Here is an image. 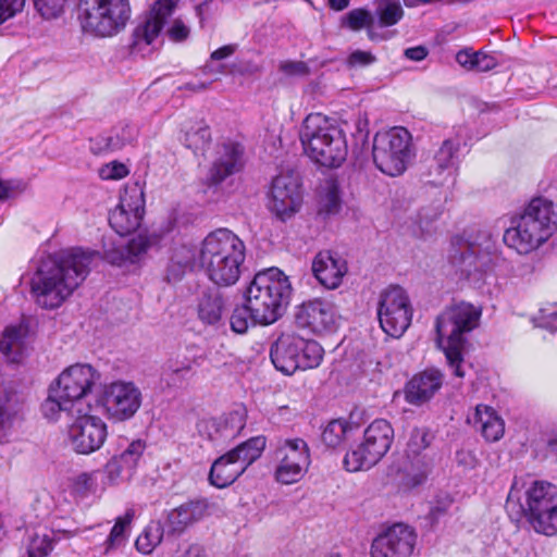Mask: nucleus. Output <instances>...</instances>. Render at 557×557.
<instances>
[{"label": "nucleus", "mask_w": 557, "mask_h": 557, "mask_svg": "<svg viewBox=\"0 0 557 557\" xmlns=\"http://www.w3.org/2000/svg\"><path fill=\"white\" fill-rule=\"evenodd\" d=\"M96 253L72 248L42 259L32 278V294L38 306L59 308L85 281Z\"/></svg>", "instance_id": "obj_1"}, {"label": "nucleus", "mask_w": 557, "mask_h": 557, "mask_svg": "<svg viewBox=\"0 0 557 557\" xmlns=\"http://www.w3.org/2000/svg\"><path fill=\"white\" fill-rule=\"evenodd\" d=\"M245 257L244 242L227 228L209 233L198 247V264L208 278L221 287L237 283Z\"/></svg>", "instance_id": "obj_2"}, {"label": "nucleus", "mask_w": 557, "mask_h": 557, "mask_svg": "<svg viewBox=\"0 0 557 557\" xmlns=\"http://www.w3.org/2000/svg\"><path fill=\"white\" fill-rule=\"evenodd\" d=\"M299 139L305 154L321 166L338 168L348 156L346 132L342 124L322 113L306 116Z\"/></svg>", "instance_id": "obj_3"}, {"label": "nucleus", "mask_w": 557, "mask_h": 557, "mask_svg": "<svg viewBox=\"0 0 557 557\" xmlns=\"http://www.w3.org/2000/svg\"><path fill=\"white\" fill-rule=\"evenodd\" d=\"M292 293L289 278L280 269L258 272L245 292L252 322L269 325L277 321L284 314Z\"/></svg>", "instance_id": "obj_4"}, {"label": "nucleus", "mask_w": 557, "mask_h": 557, "mask_svg": "<svg viewBox=\"0 0 557 557\" xmlns=\"http://www.w3.org/2000/svg\"><path fill=\"white\" fill-rule=\"evenodd\" d=\"M482 308L470 302L461 301L447 307L435 322L436 342L443 350L448 366L454 374L463 377L462 350L466 344L465 334L479 325Z\"/></svg>", "instance_id": "obj_5"}, {"label": "nucleus", "mask_w": 557, "mask_h": 557, "mask_svg": "<svg viewBox=\"0 0 557 557\" xmlns=\"http://www.w3.org/2000/svg\"><path fill=\"white\" fill-rule=\"evenodd\" d=\"M557 231V205L543 197L532 199L516 225L504 235L507 245L520 255H527L547 242Z\"/></svg>", "instance_id": "obj_6"}, {"label": "nucleus", "mask_w": 557, "mask_h": 557, "mask_svg": "<svg viewBox=\"0 0 557 557\" xmlns=\"http://www.w3.org/2000/svg\"><path fill=\"white\" fill-rule=\"evenodd\" d=\"M527 508L519 505V491L512 486L507 497V510L524 513L533 530L540 534H557V486L544 481H535L525 492Z\"/></svg>", "instance_id": "obj_7"}, {"label": "nucleus", "mask_w": 557, "mask_h": 557, "mask_svg": "<svg viewBox=\"0 0 557 557\" xmlns=\"http://www.w3.org/2000/svg\"><path fill=\"white\" fill-rule=\"evenodd\" d=\"M131 15L128 0H81L79 21L85 33L112 36L123 29Z\"/></svg>", "instance_id": "obj_8"}, {"label": "nucleus", "mask_w": 557, "mask_h": 557, "mask_svg": "<svg viewBox=\"0 0 557 557\" xmlns=\"http://www.w3.org/2000/svg\"><path fill=\"white\" fill-rule=\"evenodd\" d=\"M411 139V134L404 127L377 133L372 149L376 168L389 176L403 174L413 156Z\"/></svg>", "instance_id": "obj_9"}, {"label": "nucleus", "mask_w": 557, "mask_h": 557, "mask_svg": "<svg viewBox=\"0 0 557 557\" xmlns=\"http://www.w3.org/2000/svg\"><path fill=\"white\" fill-rule=\"evenodd\" d=\"M394 430L384 419H376L364 430L362 442L348 451L344 466L350 472L368 470L376 465L389 450Z\"/></svg>", "instance_id": "obj_10"}, {"label": "nucleus", "mask_w": 557, "mask_h": 557, "mask_svg": "<svg viewBox=\"0 0 557 557\" xmlns=\"http://www.w3.org/2000/svg\"><path fill=\"white\" fill-rule=\"evenodd\" d=\"M265 443L263 436L251 437L219 457L211 466L210 483L219 488L234 483L261 456Z\"/></svg>", "instance_id": "obj_11"}, {"label": "nucleus", "mask_w": 557, "mask_h": 557, "mask_svg": "<svg viewBox=\"0 0 557 557\" xmlns=\"http://www.w3.org/2000/svg\"><path fill=\"white\" fill-rule=\"evenodd\" d=\"M377 318L381 329L389 336L399 338L409 327L412 307L406 292L391 286L381 292L377 300Z\"/></svg>", "instance_id": "obj_12"}, {"label": "nucleus", "mask_w": 557, "mask_h": 557, "mask_svg": "<svg viewBox=\"0 0 557 557\" xmlns=\"http://www.w3.org/2000/svg\"><path fill=\"white\" fill-rule=\"evenodd\" d=\"M496 258L495 245L490 237H485L483 243L465 242L451 256L461 276L472 283L482 281L484 274L493 269Z\"/></svg>", "instance_id": "obj_13"}, {"label": "nucleus", "mask_w": 557, "mask_h": 557, "mask_svg": "<svg viewBox=\"0 0 557 557\" xmlns=\"http://www.w3.org/2000/svg\"><path fill=\"white\" fill-rule=\"evenodd\" d=\"M275 458V479L282 484L300 481L310 466L309 447L302 438L285 440L277 447Z\"/></svg>", "instance_id": "obj_14"}, {"label": "nucleus", "mask_w": 557, "mask_h": 557, "mask_svg": "<svg viewBox=\"0 0 557 557\" xmlns=\"http://www.w3.org/2000/svg\"><path fill=\"white\" fill-rule=\"evenodd\" d=\"M98 380L99 373L91 366L76 363L63 370L51 386L55 395L76 408L91 393Z\"/></svg>", "instance_id": "obj_15"}, {"label": "nucleus", "mask_w": 557, "mask_h": 557, "mask_svg": "<svg viewBox=\"0 0 557 557\" xmlns=\"http://www.w3.org/2000/svg\"><path fill=\"white\" fill-rule=\"evenodd\" d=\"M141 398V392L134 383L116 381L104 386L101 403L111 419L125 421L138 411Z\"/></svg>", "instance_id": "obj_16"}, {"label": "nucleus", "mask_w": 557, "mask_h": 557, "mask_svg": "<svg viewBox=\"0 0 557 557\" xmlns=\"http://www.w3.org/2000/svg\"><path fill=\"white\" fill-rule=\"evenodd\" d=\"M77 417L69 429V440L73 449L79 454H90L98 450L107 437L106 423L96 416L81 414L76 409Z\"/></svg>", "instance_id": "obj_17"}, {"label": "nucleus", "mask_w": 557, "mask_h": 557, "mask_svg": "<svg viewBox=\"0 0 557 557\" xmlns=\"http://www.w3.org/2000/svg\"><path fill=\"white\" fill-rule=\"evenodd\" d=\"M300 203L301 193L298 175L287 172L274 177L269 194V209L284 220L295 213Z\"/></svg>", "instance_id": "obj_18"}, {"label": "nucleus", "mask_w": 557, "mask_h": 557, "mask_svg": "<svg viewBox=\"0 0 557 557\" xmlns=\"http://www.w3.org/2000/svg\"><path fill=\"white\" fill-rule=\"evenodd\" d=\"M144 195L139 189H126L120 197V203L109 214L111 227L121 236L136 231L144 216Z\"/></svg>", "instance_id": "obj_19"}, {"label": "nucleus", "mask_w": 557, "mask_h": 557, "mask_svg": "<svg viewBox=\"0 0 557 557\" xmlns=\"http://www.w3.org/2000/svg\"><path fill=\"white\" fill-rule=\"evenodd\" d=\"M417 535L410 527L397 523L379 534L371 545V557H410Z\"/></svg>", "instance_id": "obj_20"}, {"label": "nucleus", "mask_w": 557, "mask_h": 557, "mask_svg": "<svg viewBox=\"0 0 557 557\" xmlns=\"http://www.w3.org/2000/svg\"><path fill=\"white\" fill-rule=\"evenodd\" d=\"M178 0H157L144 21L134 30L132 54H136L143 47L150 46L160 35L162 28L174 13Z\"/></svg>", "instance_id": "obj_21"}, {"label": "nucleus", "mask_w": 557, "mask_h": 557, "mask_svg": "<svg viewBox=\"0 0 557 557\" xmlns=\"http://www.w3.org/2000/svg\"><path fill=\"white\" fill-rule=\"evenodd\" d=\"M295 320L299 327L321 334L336 329L338 315L332 302L314 299L302 304L297 309Z\"/></svg>", "instance_id": "obj_22"}, {"label": "nucleus", "mask_w": 557, "mask_h": 557, "mask_svg": "<svg viewBox=\"0 0 557 557\" xmlns=\"http://www.w3.org/2000/svg\"><path fill=\"white\" fill-rule=\"evenodd\" d=\"M443 373L434 368L414 374L405 386V399L410 405L428 403L442 387Z\"/></svg>", "instance_id": "obj_23"}, {"label": "nucleus", "mask_w": 557, "mask_h": 557, "mask_svg": "<svg viewBox=\"0 0 557 557\" xmlns=\"http://www.w3.org/2000/svg\"><path fill=\"white\" fill-rule=\"evenodd\" d=\"M243 166V149L238 144L225 143L218 147L207 180L219 184Z\"/></svg>", "instance_id": "obj_24"}, {"label": "nucleus", "mask_w": 557, "mask_h": 557, "mask_svg": "<svg viewBox=\"0 0 557 557\" xmlns=\"http://www.w3.org/2000/svg\"><path fill=\"white\" fill-rule=\"evenodd\" d=\"M312 272L321 285L335 289L347 273V263L336 253L321 251L312 261Z\"/></svg>", "instance_id": "obj_25"}, {"label": "nucleus", "mask_w": 557, "mask_h": 557, "mask_svg": "<svg viewBox=\"0 0 557 557\" xmlns=\"http://www.w3.org/2000/svg\"><path fill=\"white\" fill-rule=\"evenodd\" d=\"M208 509L207 499H195L170 510L166 515L169 532H184L188 527L200 521L208 513Z\"/></svg>", "instance_id": "obj_26"}, {"label": "nucleus", "mask_w": 557, "mask_h": 557, "mask_svg": "<svg viewBox=\"0 0 557 557\" xmlns=\"http://www.w3.org/2000/svg\"><path fill=\"white\" fill-rule=\"evenodd\" d=\"M468 422L481 433L486 442H497L505 433V422L497 411L487 405H478Z\"/></svg>", "instance_id": "obj_27"}, {"label": "nucleus", "mask_w": 557, "mask_h": 557, "mask_svg": "<svg viewBox=\"0 0 557 557\" xmlns=\"http://www.w3.org/2000/svg\"><path fill=\"white\" fill-rule=\"evenodd\" d=\"M298 335H282L271 348V360L274 367L285 373L293 374L298 370Z\"/></svg>", "instance_id": "obj_28"}, {"label": "nucleus", "mask_w": 557, "mask_h": 557, "mask_svg": "<svg viewBox=\"0 0 557 557\" xmlns=\"http://www.w3.org/2000/svg\"><path fill=\"white\" fill-rule=\"evenodd\" d=\"M458 150L459 143L445 139L428 163L429 176L442 181L450 175L457 164Z\"/></svg>", "instance_id": "obj_29"}, {"label": "nucleus", "mask_w": 557, "mask_h": 557, "mask_svg": "<svg viewBox=\"0 0 557 557\" xmlns=\"http://www.w3.org/2000/svg\"><path fill=\"white\" fill-rule=\"evenodd\" d=\"M28 327L24 323L7 326L0 335V352L9 362H20L26 351Z\"/></svg>", "instance_id": "obj_30"}, {"label": "nucleus", "mask_w": 557, "mask_h": 557, "mask_svg": "<svg viewBox=\"0 0 557 557\" xmlns=\"http://www.w3.org/2000/svg\"><path fill=\"white\" fill-rule=\"evenodd\" d=\"M196 262H198V248L195 249L187 245L175 248L168 267L166 280L169 282L182 280Z\"/></svg>", "instance_id": "obj_31"}, {"label": "nucleus", "mask_w": 557, "mask_h": 557, "mask_svg": "<svg viewBox=\"0 0 557 557\" xmlns=\"http://www.w3.org/2000/svg\"><path fill=\"white\" fill-rule=\"evenodd\" d=\"M196 262H198V248L195 249L187 245L175 248L168 267L166 280L169 282L182 280Z\"/></svg>", "instance_id": "obj_32"}, {"label": "nucleus", "mask_w": 557, "mask_h": 557, "mask_svg": "<svg viewBox=\"0 0 557 557\" xmlns=\"http://www.w3.org/2000/svg\"><path fill=\"white\" fill-rule=\"evenodd\" d=\"M456 62L465 69L494 70L502 66L500 55L483 50L474 51L472 48H463L456 53Z\"/></svg>", "instance_id": "obj_33"}, {"label": "nucleus", "mask_w": 557, "mask_h": 557, "mask_svg": "<svg viewBox=\"0 0 557 557\" xmlns=\"http://www.w3.org/2000/svg\"><path fill=\"white\" fill-rule=\"evenodd\" d=\"M184 145L195 152L205 149L211 140L210 127L205 121H187L183 126Z\"/></svg>", "instance_id": "obj_34"}, {"label": "nucleus", "mask_w": 557, "mask_h": 557, "mask_svg": "<svg viewBox=\"0 0 557 557\" xmlns=\"http://www.w3.org/2000/svg\"><path fill=\"white\" fill-rule=\"evenodd\" d=\"M224 312L223 299L218 293L203 294L198 304V318L205 324L215 325Z\"/></svg>", "instance_id": "obj_35"}, {"label": "nucleus", "mask_w": 557, "mask_h": 557, "mask_svg": "<svg viewBox=\"0 0 557 557\" xmlns=\"http://www.w3.org/2000/svg\"><path fill=\"white\" fill-rule=\"evenodd\" d=\"M239 429L240 426L228 428L226 422L216 419L202 420L198 423L199 434L213 443L225 442L236 436Z\"/></svg>", "instance_id": "obj_36"}, {"label": "nucleus", "mask_w": 557, "mask_h": 557, "mask_svg": "<svg viewBox=\"0 0 557 557\" xmlns=\"http://www.w3.org/2000/svg\"><path fill=\"white\" fill-rule=\"evenodd\" d=\"M298 370L314 369L320 366L324 350L315 341H308L298 336Z\"/></svg>", "instance_id": "obj_37"}, {"label": "nucleus", "mask_w": 557, "mask_h": 557, "mask_svg": "<svg viewBox=\"0 0 557 557\" xmlns=\"http://www.w3.org/2000/svg\"><path fill=\"white\" fill-rule=\"evenodd\" d=\"M164 527L160 521H151L136 540V548L143 554H150L162 542Z\"/></svg>", "instance_id": "obj_38"}, {"label": "nucleus", "mask_w": 557, "mask_h": 557, "mask_svg": "<svg viewBox=\"0 0 557 557\" xmlns=\"http://www.w3.org/2000/svg\"><path fill=\"white\" fill-rule=\"evenodd\" d=\"M441 215L438 207L428 206L420 209L414 219L412 225V233L416 236H426L435 231V223Z\"/></svg>", "instance_id": "obj_39"}, {"label": "nucleus", "mask_w": 557, "mask_h": 557, "mask_svg": "<svg viewBox=\"0 0 557 557\" xmlns=\"http://www.w3.org/2000/svg\"><path fill=\"white\" fill-rule=\"evenodd\" d=\"M76 409L69 400L55 395L54 387L50 385L49 395L41 405V412L47 420L57 421L62 412L73 414V410Z\"/></svg>", "instance_id": "obj_40"}, {"label": "nucleus", "mask_w": 557, "mask_h": 557, "mask_svg": "<svg viewBox=\"0 0 557 557\" xmlns=\"http://www.w3.org/2000/svg\"><path fill=\"white\" fill-rule=\"evenodd\" d=\"M100 472L102 487L116 486L133 476L131 472H126L124 465L116 456L111 458Z\"/></svg>", "instance_id": "obj_41"}, {"label": "nucleus", "mask_w": 557, "mask_h": 557, "mask_svg": "<svg viewBox=\"0 0 557 557\" xmlns=\"http://www.w3.org/2000/svg\"><path fill=\"white\" fill-rule=\"evenodd\" d=\"M375 5V13L383 26L397 24L404 15L399 0H376Z\"/></svg>", "instance_id": "obj_42"}, {"label": "nucleus", "mask_w": 557, "mask_h": 557, "mask_svg": "<svg viewBox=\"0 0 557 557\" xmlns=\"http://www.w3.org/2000/svg\"><path fill=\"white\" fill-rule=\"evenodd\" d=\"M18 409L20 405L16 395L0 386V430L11 425Z\"/></svg>", "instance_id": "obj_43"}, {"label": "nucleus", "mask_w": 557, "mask_h": 557, "mask_svg": "<svg viewBox=\"0 0 557 557\" xmlns=\"http://www.w3.org/2000/svg\"><path fill=\"white\" fill-rule=\"evenodd\" d=\"M133 516L134 513L132 511H127L124 516L116 519L106 541L107 550L117 548L124 544L127 537V528L131 524Z\"/></svg>", "instance_id": "obj_44"}, {"label": "nucleus", "mask_w": 557, "mask_h": 557, "mask_svg": "<svg viewBox=\"0 0 557 557\" xmlns=\"http://www.w3.org/2000/svg\"><path fill=\"white\" fill-rule=\"evenodd\" d=\"M190 371V361L185 360L183 362H178L177 360L170 359L163 368L162 376L166 381L168 385L175 386L185 381Z\"/></svg>", "instance_id": "obj_45"}, {"label": "nucleus", "mask_w": 557, "mask_h": 557, "mask_svg": "<svg viewBox=\"0 0 557 557\" xmlns=\"http://www.w3.org/2000/svg\"><path fill=\"white\" fill-rule=\"evenodd\" d=\"M351 429L350 424L344 419L331 421L322 433L323 442L331 447L338 446Z\"/></svg>", "instance_id": "obj_46"}, {"label": "nucleus", "mask_w": 557, "mask_h": 557, "mask_svg": "<svg viewBox=\"0 0 557 557\" xmlns=\"http://www.w3.org/2000/svg\"><path fill=\"white\" fill-rule=\"evenodd\" d=\"M145 443L141 441H133L127 448L116 456L120 461L124 465L126 472H131L133 475L141 460L145 451Z\"/></svg>", "instance_id": "obj_47"}, {"label": "nucleus", "mask_w": 557, "mask_h": 557, "mask_svg": "<svg viewBox=\"0 0 557 557\" xmlns=\"http://www.w3.org/2000/svg\"><path fill=\"white\" fill-rule=\"evenodd\" d=\"M346 20L349 28L354 30H359L363 27H367L370 39H376L372 30L374 18L369 11L364 9H355L347 14Z\"/></svg>", "instance_id": "obj_48"}, {"label": "nucleus", "mask_w": 557, "mask_h": 557, "mask_svg": "<svg viewBox=\"0 0 557 557\" xmlns=\"http://www.w3.org/2000/svg\"><path fill=\"white\" fill-rule=\"evenodd\" d=\"M151 245L149 236L145 233H139L133 237L126 245L129 263H135L140 260Z\"/></svg>", "instance_id": "obj_49"}, {"label": "nucleus", "mask_w": 557, "mask_h": 557, "mask_svg": "<svg viewBox=\"0 0 557 557\" xmlns=\"http://www.w3.org/2000/svg\"><path fill=\"white\" fill-rule=\"evenodd\" d=\"M432 438V434L426 429L412 430L407 444L408 451L412 455H419L431 444Z\"/></svg>", "instance_id": "obj_50"}, {"label": "nucleus", "mask_w": 557, "mask_h": 557, "mask_svg": "<svg viewBox=\"0 0 557 557\" xmlns=\"http://www.w3.org/2000/svg\"><path fill=\"white\" fill-rule=\"evenodd\" d=\"M37 12L46 20L55 18L64 10L66 0H33Z\"/></svg>", "instance_id": "obj_51"}, {"label": "nucleus", "mask_w": 557, "mask_h": 557, "mask_svg": "<svg viewBox=\"0 0 557 557\" xmlns=\"http://www.w3.org/2000/svg\"><path fill=\"white\" fill-rule=\"evenodd\" d=\"M250 321H252L250 309L247 308V302L245 301L244 306L234 309L230 319L231 329L235 333L244 334L247 332Z\"/></svg>", "instance_id": "obj_52"}, {"label": "nucleus", "mask_w": 557, "mask_h": 557, "mask_svg": "<svg viewBox=\"0 0 557 557\" xmlns=\"http://www.w3.org/2000/svg\"><path fill=\"white\" fill-rule=\"evenodd\" d=\"M214 74L215 72H198L185 83V88L194 92L205 90L219 79Z\"/></svg>", "instance_id": "obj_53"}, {"label": "nucleus", "mask_w": 557, "mask_h": 557, "mask_svg": "<svg viewBox=\"0 0 557 557\" xmlns=\"http://www.w3.org/2000/svg\"><path fill=\"white\" fill-rule=\"evenodd\" d=\"M26 0H0V25L21 13Z\"/></svg>", "instance_id": "obj_54"}, {"label": "nucleus", "mask_w": 557, "mask_h": 557, "mask_svg": "<svg viewBox=\"0 0 557 557\" xmlns=\"http://www.w3.org/2000/svg\"><path fill=\"white\" fill-rule=\"evenodd\" d=\"M455 462L465 471L474 470L480 466V459L471 449L461 448L456 451Z\"/></svg>", "instance_id": "obj_55"}, {"label": "nucleus", "mask_w": 557, "mask_h": 557, "mask_svg": "<svg viewBox=\"0 0 557 557\" xmlns=\"http://www.w3.org/2000/svg\"><path fill=\"white\" fill-rule=\"evenodd\" d=\"M98 476H101L100 471L81 473L75 480L76 490L82 493L96 492Z\"/></svg>", "instance_id": "obj_56"}, {"label": "nucleus", "mask_w": 557, "mask_h": 557, "mask_svg": "<svg viewBox=\"0 0 557 557\" xmlns=\"http://www.w3.org/2000/svg\"><path fill=\"white\" fill-rule=\"evenodd\" d=\"M128 174L127 168L120 162H111L104 164L99 170L102 180H121Z\"/></svg>", "instance_id": "obj_57"}, {"label": "nucleus", "mask_w": 557, "mask_h": 557, "mask_svg": "<svg viewBox=\"0 0 557 557\" xmlns=\"http://www.w3.org/2000/svg\"><path fill=\"white\" fill-rule=\"evenodd\" d=\"M104 258L114 265H124L129 262L126 245L106 248Z\"/></svg>", "instance_id": "obj_58"}, {"label": "nucleus", "mask_w": 557, "mask_h": 557, "mask_svg": "<svg viewBox=\"0 0 557 557\" xmlns=\"http://www.w3.org/2000/svg\"><path fill=\"white\" fill-rule=\"evenodd\" d=\"M172 41L181 42L188 38L190 34L189 27L181 18H175L166 30Z\"/></svg>", "instance_id": "obj_59"}, {"label": "nucleus", "mask_w": 557, "mask_h": 557, "mask_svg": "<svg viewBox=\"0 0 557 557\" xmlns=\"http://www.w3.org/2000/svg\"><path fill=\"white\" fill-rule=\"evenodd\" d=\"M341 206L338 190L335 186L329 187L323 199V207L327 213H335Z\"/></svg>", "instance_id": "obj_60"}, {"label": "nucleus", "mask_w": 557, "mask_h": 557, "mask_svg": "<svg viewBox=\"0 0 557 557\" xmlns=\"http://www.w3.org/2000/svg\"><path fill=\"white\" fill-rule=\"evenodd\" d=\"M375 60V57L370 52L357 50L352 52L348 58L349 66H368L371 65Z\"/></svg>", "instance_id": "obj_61"}, {"label": "nucleus", "mask_w": 557, "mask_h": 557, "mask_svg": "<svg viewBox=\"0 0 557 557\" xmlns=\"http://www.w3.org/2000/svg\"><path fill=\"white\" fill-rule=\"evenodd\" d=\"M23 190L20 183L0 181V201L5 200Z\"/></svg>", "instance_id": "obj_62"}, {"label": "nucleus", "mask_w": 557, "mask_h": 557, "mask_svg": "<svg viewBox=\"0 0 557 557\" xmlns=\"http://www.w3.org/2000/svg\"><path fill=\"white\" fill-rule=\"evenodd\" d=\"M429 51L424 46L407 48L404 52L405 57L411 61H422L426 58Z\"/></svg>", "instance_id": "obj_63"}, {"label": "nucleus", "mask_w": 557, "mask_h": 557, "mask_svg": "<svg viewBox=\"0 0 557 557\" xmlns=\"http://www.w3.org/2000/svg\"><path fill=\"white\" fill-rule=\"evenodd\" d=\"M235 49H236L235 45L223 46V47L214 50L211 53V59L215 60V61H220V60L226 59V58L231 57L235 52Z\"/></svg>", "instance_id": "obj_64"}]
</instances>
